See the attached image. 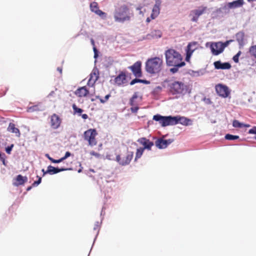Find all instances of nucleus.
<instances>
[{
    "label": "nucleus",
    "mask_w": 256,
    "mask_h": 256,
    "mask_svg": "<svg viewBox=\"0 0 256 256\" xmlns=\"http://www.w3.org/2000/svg\"><path fill=\"white\" fill-rule=\"evenodd\" d=\"M164 56L167 66L172 67L170 70V72L172 74H176L178 72L179 68L186 65L181 54L174 49L170 48L166 50Z\"/></svg>",
    "instance_id": "nucleus-1"
},
{
    "label": "nucleus",
    "mask_w": 256,
    "mask_h": 256,
    "mask_svg": "<svg viewBox=\"0 0 256 256\" xmlns=\"http://www.w3.org/2000/svg\"><path fill=\"white\" fill-rule=\"evenodd\" d=\"M132 16L130 8L126 5L121 6L116 8L114 12V21L120 23L130 21Z\"/></svg>",
    "instance_id": "nucleus-2"
},
{
    "label": "nucleus",
    "mask_w": 256,
    "mask_h": 256,
    "mask_svg": "<svg viewBox=\"0 0 256 256\" xmlns=\"http://www.w3.org/2000/svg\"><path fill=\"white\" fill-rule=\"evenodd\" d=\"M163 60L160 57L148 58L146 62V70L150 74L158 73L162 70Z\"/></svg>",
    "instance_id": "nucleus-3"
},
{
    "label": "nucleus",
    "mask_w": 256,
    "mask_h": 256,
    "mask_svg": "<svg viewBox=\"0 0 256 256\" xmlns=\"http://www.w3.org/2000/svg\"><path fill=\"white\" fill-rule=\"evenodd\" d=\"M232 42V40H226L224 42H208L206 44V47H210L212 54L218 56L223 52L224 48Z\"/></svg>",
    "instance_id": "nucleus-4"
},
{
    "label": "nucleus",
    "mask_w": 256,
    "mask_h": 256,
    "mask_svg": "<svg viewBox=\"0 0 256 256\" xmlns=\"http://www.w3.org/2000/svg\"><path fill=\"white\" fill-rule=\"evenodd\" d=\"M170 91L173 94H185L188 92V88L187 85L180 81H174L168 84Z\"/></svg>",
    "instance_id": "nucleus-5"
},
{
    "label": "nucleus",
    "mask_w": 256,
    "mask_h": 256,
    "mask_svg": "<svg viewBox=\"0 0 256 256\" xmlns=\"http://www.w3.org/2000/svg\"><path fill=\"white\" fill-rule=\"evenodd\" d=\"M154 120L159 122L160 124L162 127L168 126H174V116H162L160 114H157L153 116Z\"/></svg>",
    "instance_id": "nucleus-6"
},
{
    "label": "nucleus",
    "mask_w": 256,
    "mask_h": 256,
    "mask_svg": "<svg viewBox=\"0 0 256 256\" xmlns=\"http://www.w3.org/2000/svg\"><path fill=\"white\" fill-rule=\"evenodd\" d=\"M134 156V152L131 151H127L126 154L122 157L120 154L116 156L114 160L122 166H126L128 165Z\"/></svg>",
    "instance_id": "nucleus-7"
},
{
    "label": "nucleus",
    "mask_w": 256,
    "mask_h": 256,
    "mask_svg": "<svg viewBox=\"0 0 256 256\" xmlns=\"http://www.w3.org/2000/svg\"><path fill=\"white\" fill-rule=\"evenodd\" d=\"M207 8L206 6H200L198 8L190 10L189 14L190 20L192 22H197L200 16L204 14Z\"/></svg>",
    "instance_id": "nucleus-8"
},
{
    "label": "nucleus",
    "mask_w": 256,
    "mask_h": 256,
    "mask_svg": "<svg viewBox=\"0 0 256 256\" xmlns=\"http://www.w3.org/2000/svg\"><path fill=\"white\" fill-rule=\"evenodd\" d=\"M97 134L95 129H89L84 133V138L85 140L88 142V144L91 146L96 145V141L95 138Z\"/></svg>",
    "instance_id": "nucleus-9"
},
{
    "label": "nucleus",
    "mask_w": 256,
    "mask_h": 256,
    "mask_svg": "<svg viewBox=\"0 0 256 256\" xmlns=\"http://www.w3.org/2000/svg\"><path fill=\"white\" fill-rule=\"evenodd\" d=\"M142 62L140 61H137L134 64L128 67L130 70L134 75L136 78H140L142 76Z\"/></svg>",
    "instance_id": "nucleus-10"
},
{
    "label": "nucleus",
    "mask_w": 256,
    "mask_h": 256,
    "mask_svg": "<svg viewBox=\"0 0 256 256\" xmlns=\"http://www.w3.org/2000/svg\"><path fill=\"white\" fill-rule=\"evenodd\" d=\"M173 142V139L164 140L163 138H159L155 142V145L159 149H164L166 148Z\"/></svg>",
    "instance_id": "nucleus-11"
},
{
    "label": "nucleus",
    "mask_w": 256,
    "mask_h": 256,
    "mask_svg": "<svg viewBox=\"0 0 256 256\" xmlns=\"http://www.w3.org/2000/svg\"><path fill=\"white\" fill-rule=\"evenodd\" d=\"M216 90L219 96L223 98L228 97L230 94L228 86L222 84H218L216 86Z\"/></svg>",
    "instance_id": "nucleus-12"
},
{
    "label": "nucleus",
    "mask_w": 256,
    "mask_h": 256,
    "mask_svg": "<svg viewBox=\"0 0 256 256\" xmlns=\"http://www.w3.org/2000/svg\"><path fill=\"white\" fill-rule=\"evenodd\" d=\"M61 118L56 114H54L50 117V126L53 129L58 128L61 124Z\"/></svg>",
    "instance_id": "nucleus-13"
},
{
    "label": "nucleus",
    "mask_w": 256,
    "mask_h": 256,
    "mask_svg": "<svg viewBox=\"0 0 256 256\" xmlns=\"http://www.w3.org/2000/svg\"><path fill=\"white\" fill-rule=\"evenodd\" d=\"M174 124L176 125L178 123L184 125L189 126L192 124V120L180 116H174Z\"/></svg>",
    "instance_id": "nucleus-14"
},
{
    "label": "nucleus",
    "mask_w": 256,
    "mask_h": 256,
    "mask_svg": "<svg viewBox=\"0 0 256 256\" xmlns=\"http://www.w3.org/2000/svg\"><path fill=\"white\" fill-rule=\"evenodd\" d=\"M99 78V70L96 67H94L90 75L88 84L93 86Z\"/></svg>",
    "instance_id": "nucleus-15"
},
{
    "label": "nucleus",
    "mask_w": 256,
    "mask_h": 256,
    "mask_svg": "<svg viewBox=\"0 0 256 256\" xmlns=\"http://www.w3.org/2000/svg\"><path fill=\"white\" fill-rule=\"evenodd\" d=\"M196 42H192L188 44L186 48V60L188 61L193 52L196 49Z\"/></svg>",
    "instance_id": "nucleus-16"
},
{
    "label": "nucleus",
    "mask_w": 256,
    "mask_h": 256,
    "mask_svg": "<svg viewBox=\"0 0 256 256\" xmlns=\"http://www.w3.org/2000/svg\"><path fill=\"white\" fill-rule=\"evenodd\" d=\"M138 142L144 146L142 148L143 150H151L152 146L154 144L152 142L150 141L148 139L146 138H141L138 140Z\"/></svg>",
    "instance_id": "nucleus-17"
},
{
    "label": "nucleus",
    "mask_w": 256,
    "mask_h": 256,
    "mask_svg": "<svg viewBox=\"0 0 256 256\" xmlns=\"http://www.w3.org/2000/svg\"><path fill=\"white\" fill-rule=\"evenodd\" d=\"M214 65L217 70H228L231 68V64L229 62H222L220 60L214 62Z\"/></svg>",
    "instance_id": "nucleus-18"
},
{
    "label": "nucleus",
    "mask_w": 256,
    "mask_h": 256,
    "mask_svg": "<svg viewBox=\"0 0 256 256\" xmlns=\"http://www.w3.org/2000/svg\"><path fill=\"white\" fill-rule=\"evenodd\" d=\"M229 12L230 10L226 4L223 6L216 9L214 12H213L214 14H216L218 16L221 17L224 16Z\"/></svg>",
    "instance_id": "nucleus-19"
},
{
    "label": "nucleus",
    "mask_w": 256,
    "mask_h": 256,
    "mask_svg": "<svg viewBox=\"0 0 256 256\" xmlns=\"http://www.w3.org/2000/svg\"><path fill=\"white\" fill-rule=\"evenodd\" d=\"M229 10L242 7L244 4V0H236L226 3Z\"/></svg>",
    "instance_id": "nucleus-20"
},
{
    "label": "nucleus",
    "mask_w": 256,
    "mask_h": 256,
    "mask_svg": "<svg viewBox=\"0 0 256 256\" xmlns=\"http://www.w3.org/2000/svg\"><path fill=\"white\" fill-rule=\"evenodd\" d=\"M67 170L68 168H54L52 166H49L48 167L47 170L46 171V172H44V174H54L66 170Z\"/></svg>",
    "instance_id": "nucleus-21"
},
{
    "label": "nucleus",
    "mask_w": 256,
    "mask_h": 256,
    "mask_svg": "<svg viewBox=\"0 0 256 256\" xmlns=\"http://www.w3.org/2000/svg\"><path fill=\"white\" fill-rule=\"evenodd\" d=\"M115 82L118 86H121L124 83L126 80V74L125 72L122 71L120 72L118 76H117L115 79Z\"/></svg>",
    "instance_id": "nucleus-22"
},
{
    "label": "nucleus",
    "mask_w": 256,
    "mask_h": 256,
    "mask_svg": "<svg viewBox=\"0 0 256 256\" xmlns=\"http://www.w3.org/2000/svg\"><path fill=\"white\" fill-rule=\"evenodd\" d=\"M162 33L160 30H154L146 36V38L148 40L158 38L162 36Z\"/></svg>",
    "instance_id": "nucleus-23"
},
{
    "label": "nucleus",
    "mask_w": 256,
    "mask_h": 256,
    "mask_svg": "<svg viewBox=\"0 0 256 256\" xmlns=\"http://www.w3.org/2000/svg\"><path fill=\"white\" fill-rule=\"evenodd\" d=\"M16 182H14V185L18 186L22 185L28 181V178L25 176H23L21 174L16 176Z\"/></svg>",
    "instance_id": "nucleus-24"
},
{
    "label": "nucleus",
    "mask_w": 256,
    "mask_h": 256,
    "mask_svg": "<svg viewBox=\"0 0 256 256\" xmlns=\"http://www.w3.org/2000/svg\"><path fill=\"white\" fill-rule=\"evenodd\" d=\"M7 130L10 132L14 133L17 137L19 138L20 136L19 129L15 126V124L14 123H10Z\"/></svg>",
    "instance_id": "nucleus-25"
},
{
    "label": "nucleus",
    "mask_w": 256,
    "mask_h": 256,
    "mask_svg": "<svg viewBox=\"0 0 256 256\" xmlns=\"http://www.w3.org/2000/svg\"><path fill=\"white\" fill-rule=\"evenodd\" d=\"M244 34L242 32H240L236 34V39L240 46H243L244 45Z\"/></svg>",
    "instance_id": "nucleus-26"
},
{
    "label": "nucleus",
    "mask_w": 256,
    "mask_h": 256,
    "mask_svg": "<svg viewBox=\"0 0 256 256\" xmlns=\"http://www.w3.org/2000/svg\"><path fill=\"white\" fill-rule=\"evenodd\" d=\"M162 3V1L158 0H155V4L152 8V12L155 14L158 15L160 12V6Z\"/></svg>",
    "instance_id": "nucleus-27"
},
{
    "label": "nucleus",
    "mask_w": 256,
    "mask_h": 256,
    "mask_svg": "<svg viewBox=\"0 0 256 256\" xmlns=\"http://www.w3.org/2000/svg\"><path fill=\"white\" fill-rule=\"evenodd\" d=\"M138 82L142 83V84H150V82L148 80H142V79H139L138 78H135L134 79L132 80L130 82V84L134 85L135 84L138 83Z\"/></svg>",
    "instance_id": "nucleus-28"
},
{
    "label": "nucleus",
    "mask_w": 256,
    "mask_h": 256,
    "mask_svg": "<svg viewBox=\"0 0 256 256\" xmlns=\"http://www.w3.org/2000/svg\"><path fill=\"white\" fill-rule=\"evenodd\" d=\"M138 92H135L132 97L130 98L129 104L131 106L138 105V103L136 101V100L138 98Z\"/></svg>",
    "instance_id": "nucleus-29"
},
{
    "label": "nucleus",
    "mask_w": 256,
    "mask_h": 256,
    "mask_svg": "<svg viewBox=\"0 0 256 256\" xmlns=\"http://www.w3.org/2000/svg\"><path fill=\"white\" fill-rule=\"evenodd\" d=\"M92 94H90L89 90L86 86L81 87V96H86L88 98H90Z\"/></svg>",
    "instance_id": "nucleus-30"
},
{
    "label": "nucleus",
    "mask_w": 256,
    "mask_h": 256,
    "mask_svg": "<svg viewBox=\"0 0 256 256\" xmlns=\"http://www.w3.org/2000/svg\"><path fill=\"white\" fill-rule=\"evenodd\" d=\"M102 220H103V218H102L101 220H100V222H95V224H94V230H97V232H96V238H94V241L96 240V236L98 234L99 231H100V230L101 224L102 223Z\"/></svg>",
    "instance_id": "nucleus-31"
},
{
    "label": "nucleus",
    "mask_w": 256,
    "mask_h": 256,
    "mask_svg": "<svg viewBox=\"0 0 256 256\" xmlns=\"http://www.w3.org/2000/svg\"><path fill=\"white\" fill-rule=\"evenodd\" d=\"M90 9L92 12L96 13L100 10L98 3L94 2L90 3Z\"/></svg>",
    "instance_id": "nucleus-32"
},
{
    "label": "nucleus",
    "mask_w": 256,
    "mask_h": 256,
    "mask_svg": "<svg viewBox=\"0 0 256 256\" xmlns=\"http://www.w3.org/2000/svg\"><path fill=\"white\" fill-rule=\"evenodd\" d=\"M144 151V150H143L142 148H140L136 150L134 162H136L137 160L142 156L143 154Z\"/></svg>",
    "instance_id": "nucleus-33"
},
{
    "label": "nucleus",
    "mask_w": 256,
    "mask_h": 256,
    "mask_svg": "<svg viewBox=\"0 0 256 256\" xmlns=\"http://www.w3.org/2000/svg\"><path fill=\"white\" fill-rule=\"evenodd\" d=\"M96 14L98 16L102 19L106 20L107 18V14L99 10L96 13Z\"/></svg>",
    "instance_id": "nucleus-34"
},
{
    "label": "nucleus",
    "mask_w": 256,
    "mask_h": 256,
    "mask_svg": "<svg viewBox=\"0 0 256 256\" xmlns=\"http://www.w3.org/2000/svg\"><path fill=\"white\" fill-rule=\"evenodd\" d=\"M225 138L227 140H234L239 138V136L228 134H226Z\"/></svg>",
    "instance_id": "nucleus-35"
},
{
    "label": "nucleus",
    "mask_w": 256,
    "mask_h": 256,
    "mask_svg": "<svg viewBox=\"0 0 256 256\" xmlns=\"http://www.w3.org/2000/svg\"><path fill=\"white\" fill-rule=\"evenodd\" d=\"M249 52L252 56L256 58V45L251 46L249 49Z\"/></svg>",
    "instance_id": "nucleus-36"
},
{
    "label": "nucleus",
    "mask_w": 256,
    "mask_h": 256,
    "mask_svg": "<svg viewBox=\"0 0 256 256\" xmlns=\"http://www.w3.org/2000/svg\"><path fill=\"white\" fill-rule=\"evenodd\" d=\"M232 126L234 128H243V123L240 122L238 120H234L232 122Z\"/></svg>",
    "instance_id": "nucleus-37"
},
{
    "label": "nucleus",
    "mask_w": 256,
    "mask_h": 256,
    "mask_svg": "<svg viewBox=\"0 0 256 256\" xmlns=\"http://www.w3.org/2000/svg\"><path fill=\"white\" fill-rule=\"evenodd\" d=\"M241 54H242L241 51H238V52L236 55H234L233 56L232 60H233L234 61V62H236V63H238V62H239V57L240 56Z\"/></svg>",
    "instance_id": "nucleus-38"
},
{
    "label": "nucleus",
    "mask_w": 256,
    "mask_h": 256,
    "mask_svg": "<svg viewBox=\"0 0 256 256\" xmlns=\"http://www.w3.org/2000/svg\"><path fill=\"white\" fill-rule=\"evenodd\" d=\"M110 96V94H108L105 96L104 99L100 98V96H96V98L100 100L101 103L104 104L107 100H108Z\"/></svg>",
    "instance_id": "nucleus-39"
},
{
    "label": "nucleus",
    "mask_w": 256,
    "mask_h": 256,
    "mask_svg": "<svg viewBox=\"0 0 256 256\" xmlns=\"http://www.w3.org/2000/svg\"><path fill=\"white\" fill-rule=\"evenodd\" d=\"M204 74V73L203 70H198V71L192 70V74L194 76H198L203 75Z\"/></svg>",
    "instance_id": "nucleus-40"
},
{
    "label": "nucleus",
    "mask_w": 256,
    "mask_h": 256,
    "mask_svg": "<svg viewBox=\"0 0 256 256\" xmlns=\"http://www.w3.org/2000/svg\"><path fill=\"white\" fill-rule=\"evenodd\" d=\"M46 156L53 163H60L61 162L60 158L58 160H54V158L50 157L48 154H46Z\"/></svg>",
    "instance_id": "nucleus-41"
},
{
    "label": "nucleus",
    "mask_w": 256,
    "mask_h": 256,
    "mask_svg": "<svg viewBox=\"0 0 256 256\" xmlns=\"http://www.w3.org/2000/svg\"><path fill=\"white\" fill-rule=\"evenodd\" d=\"M93 50H94V58H95V60H96L98 56V50L95 47V46H94L93 47ZM96 60H95L94 61V62H96Z\"/></svg>",
    "instance_id": "nucleus-42"
},
{
    "label": "nucleus",
    "mask_w": 256,
    "mask_h": 256,
    "mask_svg": "<svg viewBox=\"0 0 256 256\" xmlns=\"http://www.w3.org/2000/svg\"><path fill=\"white\" fill-rule=\"evenodd\" d=\"M37 177L38 178V180L34 182V183L32 184V186H36L41 182L42 178L40 177H39L38 176H37Z\"/></svg>",
    "instance_id": "nucleus-43"
},
{
    "label": "nucleus",
    "mask_w": 256,
    "mask_h": 256,
    "mask_svg": "<svg viewBox=\"0 0 256 256\" xmlns=\"http://www.w3.org/2000/svg\"><path fill=\"white\" fill-rule=\"evenodd\" d=\"M130 109L132 113H136L138 110L139 108L137 106H132Z\"/></svg>",
    "instance_id": "nucleus-44"
},
{
    "label": "nucleus",
    "mask_w": 256,
    "mask_h": 256,
    "mask_svg": "<svg viewBox=\"0 0 256 256\" xmlns=\"http://www.w3.org/2000/svg\"><path fill=\"white\" fill-rule=\"evenodd\" d=\"M72 108L74 110V113L75 114L76 113H80V108H78L76 107V104H72Z\"/></svg>",
    "instance_id": "nucleus-45"
},
{
    "label": "nucleus",
    "mask_w": 256,
    "mask_h": 256,
    "mask_svg": "<svg viewBox=\"0 0 256 256\" xmlns=\"http://www.w3.org/2000/svg\"><path fill=\"white\" fill-rule=\"evenodd\" d=\"M14 146V144H12L11 146H8L6 148V151L8 154H10L11 152V151L12 150V148Z\"/></svg>",
    "instance_id": "nucleus-46"
},
{
    "label": "nucleus",
    "mask_w": 256,
    "mask_h": 256,
    "mask_svg": "<svg viewBox=\"0 0 256 256\" xmlns=\"http://www.w3.org/2000/svg\"><path fill=\"white\" fill-rule=\"evenodd\" d=\"M70 154H71L69 152H66V153L65 154V156L64 157L60 158L61 160V162L64 160H66L68 156H70Z\"/></svg>",
    "instance_id": "nucleus-47"
},
{
    "label": "nucleus",
    "mask_w": 256,
    "mask_h": 256,
    "mask_svg": "<svg viewBox=\"0 0 256 256\" xmlns=\"http://www.w3.org/2000/svg\"><path fill=\"white\" fill-rule=\"evenodd\" d=\"M250 134H256V126H254L252 128L250 129L248 131Z\"/></svg>",
    "instance_id": "nucleus-48"
},
{
    "label": "nucleus",
    "mask_w": 256,
    "mask_h": 256,
    "mask_svg": "<svg viewBox=\"0 0 256 256\" xmlns=\"http://www.w3.org/2000/svg\"><path fill=\"white\" fill-rule=\"evenodd\" d=\"M90 154L92 155V156H95L96 157L98 158H100L101 156L100 154L98 153V152H96L94 151H92L90 152Z\"/></svg>",
    "instance_id": "nucleus-49"
},
{
    "label": "nucleus",
    "mask_w": 256,
    "mask_h": 256,
    "mask_svg": "<svg viewBox=\"0 0 256 256\" xmlns=\"http://www.w3.org/2000/svg\"><path fill=\"white\" fill-rule=\"evenodd\" d=\"M203 100L206 104H212V102L210 98H204Z\"/></svg>",
    "instance_id": "nucleus-50"
},
{
    "label": "nucleus",
    "mask_w": 256,
    "mask_h": 256,
    "mask_svg": "<svg viewBox=\"0 0 256 256\" xmlns=\"http://www.w3.org/2000/svg\"><path fill=\"white\" fill-rule=\"evenodd\" d=\"M158 16L156 15V14H154V13H152L151 14H150V18L152 20H154V19L155 18H156Z\"/></svg>",
    "instance_id": "nucleus-51"
},
{
    "label": "nucleus",
    "mask_w": 256,
    "mask_h": 256,
    "mask_svg": "<svg viewBox=\"0 0 256 256\" xmlns=\"http://www.w3.org/2000/svg\"><path fill=\"white\" fill-rule=\"evenodd\" d=\"M81 117L84 119H86L88 118V116L86 114H81Z\"/></svg>",
    "instance_id": "nucleus-52"
},
{
    "label": "nucleus",
    "mask_w": 256,
    "mask_h": 256,
    "mask_svg": "<svg viewBox=\"0 0 256 256\" xmlns=\"http://www.w3.org/2000/svg\"><path fill=\"white\" fill-rule=\"evenodd\" d=\"M76 94L80 96V88H78L75 92Z\"/></svg>",
    "instance_id": "nucleus-53"
},
{
    "label": "nucleus",
    "mask_w": 256,
    "mask_h": 256,
    "mask_svg": "<svg viewBox=\"0 0 256 256\" xmlns=\"http://www.w3.org/2000/svg\"><path fill=\"white\" fill-rule=\"evenodd\" d=\"M57 70L60 72V74H62V67H58L57 68Z\"/></svg>",
    "instance_id": "nucleus-54"
},
{
    "label": "nucleus",
    "mask_w": 256,
    "mask_h": 256,
    "mask_svg": "<svg viewBox=\"0 0 256 256\" xmlns=\"http://www.w3.org/2000/svg\"><path fill=\"white\" fill-rule=\"evenodd\" d=\"M104 209H105V208L103 206L102 208V211H101V213H100V216H101L102 215H104Z\"/></svg>",
    "instance_id": "nucleus-55"
},
{
    "label": "nucleus",
    "mask_w": 256,
    "mask_h": 256,
    "mask_svg": "<svg viewBox=\"0 0 256 256\" xmlns=\"http://www.w3.org/2000/svg\"><path fill=\"white\" fill-rule=\"evenodd\" d=\"M106 158L108 160H114L113 159H112L111 158H110V155H107L106 156Z\"/></svg>",
    "instance_id": "nucleus-56"
},
{
    "label": "nucleus",
    "mask_w": 256,
    "mask_h": 256,
    "mask_svg": "<svg viewBox=\"0 0 256 256\" xmlns=\"http://www.w3.org/2000/svg\"><path fill=\"white\" fill-rule=\"evenodd\" d=\"M250 126V125L248 124H244L243 123V127H246V128H248Z\"/></svg>",
    "instance_id": "nucleus-57"
},
{
    "label": "nucleus",
    "mask_w": 256,
    "mask_h": 256,
    "mask_svg": "<svg viewBox=\"0 0 256 256\" xmlns=\"http://www.w3.org/2000/svg\"><path fill=\"white\" fill-rule=\"evenodd\" d=\"M151 20H152V19H151V18L148 17V18H146V22L148 23V22H150Z\"/></svg>",
    "instance_id": "nucleus-58"
},
{
    "label": "nucleus",
    "mask_w": 256,
    "mask_h": 256,
    "mask_svg": "<svg viewBox=\"0 0 256 256\" xmlns=\"http://www.w3.org/2000/svg\"><path fill=\"white\" fill-rule=\"evenodd\" d=\"M90 42H91V44H92L94 46V40L93 39H91Z\"/></svg>",
    "instance_id": "nucleus-59"
},
{
    "label": "nucleus",
    "mask_w": 256,
    "mask_h": 256,
    "mask_svg": "<svg viewBox=\"0 0 256 256\" xmlns=\"http://www.w3.org/2000/svg\"><path fill=\"white\" fill-rule=\"evenodd\" d=\"M32 186H30L28 187V188H27V190H30L32 188Z\"/></svg>",
    "instance_id": "nucleus-60"
},
{
    "label": "nucleus",
    "mask_w": 256,
    "mask_h": 256,
    "mask_svg": "<svg viewBox=\"0 0 256 256\" xmlns=\"http://www.w3.org/2000/svg\"><path fill=\"white\" fill-rule=\"evenodd\" d=\"M249 2H256V0H248Z\"/></svg>",
    "instance_id": "nucleus-61"
},
{
    "label": "nucleus",
    "mask_w": 256,
    "mask_h": 256,
    "mask_svg": "<svg viewBox=\"0 0 256 256\" xmlns=\"http://www.w3.org/2000/svg\"><path fill=\"white\" fill-rule=\"evenodd\" d=\"M140 101L142 100V96H140Z\"/></svg>",
    "instance_id": "nucleus-62"
},
{
    "label": "nucleus",
    "mask_w": 256,
    "mask_h": 256,
    "mask_svg": "<svg viewBox=\"0 0 256 256\" xmlns=\"http://www.w3.org/2000/svg\"><path fill=\"white\" fill-rule=\"evenodd\" d=\"M90 100L92 102H93L94 100V99L93 98H90Z\"/></svg>",
    "instance_id": "nucleus-63"
},
{
    "label": "nucleus",
    "mask_w": 256,
    "mask_h": 256,
    "mask_svg": "<svg viewBox=\"0 0 256 256\" xmlns=\"http://www.w3.org/2000/svg\"><path fill=\"white\" fill-rule=\"evenodd\" d=\"M42 172H43V174H44V172H46L44 171V169H42Z\"/></svg>",
    "instance_id": "nucleus-64"
}]
</instances>
